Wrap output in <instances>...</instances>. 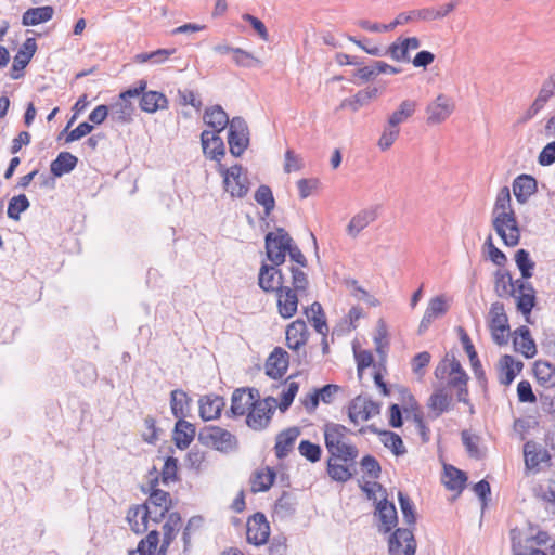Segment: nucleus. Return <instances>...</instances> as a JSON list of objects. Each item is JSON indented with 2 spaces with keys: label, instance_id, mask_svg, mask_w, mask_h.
I'll use <instances>...</instances> for the list:
<instances>
[{
  "label": "nucleus",
  "instance_id": "obj_34",
  "mask_svg": "<svg viewBox=\"0 0 555 555\" xmlns=\"http://www.w3.org/2000/svg\"><path fill=\"white\" fill-rule=\"evenodd\" d=\"M299 435L300 430L297 427H289L280 433L274 446L275 455L279 459L287 456Z\"/></svg>",
  "mask_w": 555,
  "mask_h": 555
},
{
  "label": "nucleus",
  "instance_id": "obj_37",
  "mask_svg": "<svg viewBox=\"0 0 555 555\" xmlns=\"http://www.w3.org/2000/svg\"><path fill=\"white\" fill-rule=\"evenodd\" d=\"M53 14L54 9L51 5L31 8L24 12L22 24L24 26H35L41 23H46L53 17Z\"/></svg>",
  "mask_w": 555,
  "mask_h": 555
},
{
  "label": "nucleus",
  "instance_id": "obj_26",
  "mask_svg": "<svg viewBox=\"0 0 555 555\" xmlns=\"http://www.w3.org/2000/svg\"><path fill=\"white\" fill-rule=\"evenodd\" d=\"M202 147L204 154L215 160H220L224 156L225 149L219 133L204 130L201 134Z\"/></svg>",
  "mask_w": 555,
  "mask_h": 555
},
{
  "label": "nucleus",
  "instance_id": "obj_16",
  "mask_svg": "<svg viewBox=\"0 0 555 555\" xmlns=\"http://www.w3.org/2000/svg\"><path fill=\"white\" fill-rule=\"evenodd\" d=\"M468 375L463 370L460 361L451 359V371L447 386L456 390V397L460 402L468 403V389H467Z\"/></svg>",
  "mask_w": 555,
  "mask_h": 555
},
{
  "label": "nucleus",
  "instance_id": "obj_41",
  "mask_svg": "<svg viewBox=\"0 0 555 555\" xmlns=\"http://www.w3.org/2000/svg\"><path fill=\"white\" fill-rule=\"evenodd\" d=\"M305 314L318 333L321 335L327 334L328 326L320 302L314 301L310 307L306 308Z\"/></svg>",
  "mask_w": 555,
  "mask_h": 555
},
{
  "label": "nucleus",
  "instance_id": "obj_55",
  "mask_svg": "<svg viewBox=\"0 0 555 555\" xmlns=\"http://www.w3.org/2000/svg\"><path fill=\"white\" fill-rule=\"evenodd\" d=\"M29 205V201L24 194L12 197L8 206V217L16 221L20 220V214L27 210Z\"/></svg>",
  "mask_w": 555,
  "mask_h": 555
},
{
  "label": "nucleus",
  "instance_id": "obj_39",
  "mask_svg": "<svg viewBox=\"0 0 555 555\" xmlns=\"http://www.w3.org/2000/svg\"><path fill=\"white\" fill-rule=\"evenodd\" d=\"M77 157L69 152H61L57 157L51 163L50 170L53 176L62 177L70 172L77 165Z\"/></svg>",
  "mask_w": 555,
  "mask_h": 555
},
{
  "label": "nucleus",
  "instance_id": "obj_64",
  "mask_svg": "<svg viewBox=\"0 0 555 555\" xmlns=\"http://www.w3.org/2000/svg\"><path fill=\"white\" fill-rule=\"evenodd\" d=\"M361 468L367 474L369 477L377 479L380 476L382 467L377 460L372 455H365L361 460Z\"/></svg>",
  "mask_w": 555,
  "mask_h": 555
},
{
  "label": "nucleus",
  "instance_id": "obj_19",
  "mask_svg": "<svg viewBox=\"0 0 555 555\" xmlns=\"http://www.w3.org/2000/svg\"><path fill=\"white\" fill-rule=\"evenodd\" d=\"M259 391L255 388H237L231 398V413L236 416L244 415L259 398Z\"/></svg>",
  "mask_w": 555,
  "mask_h": 555
},
{
  "label": "nucleus",
  "instance_id": "obj_23",
  "mask_svg": "<svg viewBox=\"0 0 555 555\" xmlns=\"http://www.w3.org/2000/svg\"><path fill=\"white\" fill-rule=\"evenodd\" d=\"M553 96H555V72L543 81L538 96L526 113V118L535 116Z\"/></svg>",
  "mask_w": 555,
  "mask_h": 555
},
{
  "label": "nucleus",
  "instance_id": "obj_30",
  "mask_svg": "<svg viewBox=\"0 0 555 555\" xmlns=\"http://www.w3.org/2000/svg\"><path fill=\"white\" fill-rule=\"evenodd\" d=\"M140 95V108L145 113L154 114L168 108V99L162 92L144 90Z\"/></svg>",
  "mask_w": 555,
  "mask_h": 555
},
{
  "label": "nucleus",
  "instance_id": "obj_58",
  "mask_svg": "<svg viewBox=\"0 0 555 555\" xmlns=\"http://www.w3.org/2000/svg\"><path fill=\"white\" fill-rule=\"evenodd\" d=\"M295 512V501L288 493H283L275 502L274 513L280 517H286Z\"/></svg>",
  "mask_w": 555,
  "mask_h": 555
},
{
  "label": "nucleus",
  "instance_id": "obj_31",
  "mask_svg": "<svg viewBox=\"0 0 555 555\" xmlns=\"http://www.w3.org/2000/svg\"><path fill=\"white\" fill-rule=\"evenodd\" d=\"M224 401L222 397L216 395H207L199 399V415L205 421L219 417Z\"/></svg>",
  "mask_w": 555,
  "mask_h": 555
},
{
  "label": "nucleus",
  "instance_id": "obj_20",
  "mask_svg": "<svg viewBox=\"0 0 555 555\" xmlns=\"http://www.w3.org/2000/svg\"><path fill=\"white\" fill-rule=\"evenodd\" d=\"M375 516L378 518V532L389 533L398 524V514L396 506L387 499L376 504Z\"/></svg>",
  "mask_w": 555,
  "mask_h": 555
},
{
  "label": "nucleus",
  "instance_id": "obj_25",
  "mask_svg": "<svg viewBox=\"0 0 555 555\" xmlns=\"http://www.w3.org/2000/svg\"><path fill=\"white\" fill-rule=\"evenodd\" d=\"M288 367V353L282 348H275L266 362V374L271 378H281Z\"/></svg>",
  "mask_w": 555,
  "mask_h": 555
},
{
  "label": "nucleus",
  "instance_id": "obj_54",
  "mask_svg": "<svg viewBox=\"0 0 555 555\" xmlns=\"http://www.w3.org/2000/svg\"><path fill=\"white\" fill-rule=\"evenodd\" d=\"M335 459L330 457L327 461V474L328 476L339 482H346L352 477V473L346 465L337 464L334 462Z\"/></svg>",
  "mask_w": 555,
  "mask_h": 555
},
{
  "label": "nucleus",
  "instance_id": "obj_29",
  "mask_svg": "<svg viewBox=\"0 0 555 555\" xmlns=\"http://www.w3.org/2000/svg\"><path fill=\"white\" fill-rule=\"evenodd\" d=\"M203 120L206 126L212 129L211 132L220 133L229 125L228 114L220 105H214L205 109Z\"/></svg>",
  "mask_w": 555,
  "mask_h": 555
},
{
  "label": "nucleus",
  "instance_id": "obj_35",
  "mask_svg": "<svg viewBox=\"0 0 555 555\" xmlns=\"http://www.w3.org/2000/svg\"><path fill=\"white\" fill-rule=\"evenodd\" d=\"M452 396L444 387L435 389L428 399V408L434 412L435 417L450 410Z\"/></svg>",
  "mask_w": 555,
  "mask_h": 555
},
{
  "label": "nucleus",
  "instance_id": "obj_11",
  "mask_svg": "<svg viewBox=\"0 0 555 555\" xmlns=\"http://www.w3.org/2000/svg\"><path fill=\"white\" fill-rule=\"evenodd\" d=\"M387 545L389 555H414L416 552V540L410 528H397L390 533Z\"/></svg>",
  "mask_w": 555,
  "mask_h": 555
},
{
  "label": "nucleus",
  "instance_id": "obj_46",
  "mask_svg": "<svg viewBox=\"0 0 555 555\" xmlns=\"http://www.w3.org/2000/svg\"><path fill=\"white\" fill-rule=\"evenodd\" d=\"M400 131V127H397L396 125L386 120L377 142L378 149L383 152L388 151L398 140Z\"/></svg>",
  "mask_w": 555,
  "mask_h": 555
},
{
  "label": "nucleus",
  "instance_id": "obj_43",
  "mask_svg": "<svg viewBox=\"0 0 555 555\" xmlns=\"http://www.w3.org/2000/svg\"><path fill=\"white\" fill-rule=\"evenodd\" d=\"M190 401V398L183 390H172L170 393V406L173 416L179 420L183 418L189 412Z\"/></svg>",
  "mask_w": 555,
  "mask_h": 555
},
{
  "label": "nucleus",
  "instance_id": "obj_45",
  "mask_svg": "<svg viewBox=\"0 0 555 555\" xmlns=\"http://www.w3.org/2000/svg\"><path fill=\"white\" fill-rule=\"evenodd\" d=\"M168 511H163L162 507L150 505V504H141L133 506V512L131 513L132 517H140L142 520H152L153 522H159Z\"/></svg>",
  "mask_w": 555,
  "mask_h": 555
},
{
  "label": "nucleus",
  "instance_id": "obj_40",
  "mask_svg": "<svg viewBox=\"0 0 555 555\" xmlns=\"http://www.w3.org/2000/svg\"><path fill=\"white\" fill-rule=\"evenodd\" d=\"M275 479V473L270 467L256 470L250 479L253 492H263L270 489Z\"/></svg>",
  "mask_w": 555,
  "mask_h": 555
},
{
  "label": "nucleus",
  "instance_id": "obj_10",
  "mask_svg": "<svg viewBox=\"0 0 555 555\" xmlns=\"http://www.w3.org/2000/svg\"><path fill=\"white\" fill-rule=\"evenodd\" d=\"M249 131L246 121L242 117H233L230 122L228 143L233 156H241L248 146Z\"/></svg>",
  "mask_w": 555,
  "mask_h": 555
},
{
  "label": "nucleus",
  "instance_id": "obj_7",
  "mask_svg": "<svg viewBox=\"0 0 555 555\" xmlns=\"http://www.w3.org/2000/svg\"><path fill=\"white\" fill-rule=\"evenodd\" d=\"M278 401L273 397H267L263 400L255 399V404L250 408L246 423L254 430L264 429L275 412Z\"/></svg>",
  "mask_w": 555,
  "mask_h": 555
},
{
  "label": "nucleus",
  "instance_id": "obj_53",
  "mask_svg": "<svg viewBox=\"0 0 555 555\" xmlns=\"http://www.w3.org/2000/svg\"><path fill=\"white\" fill-rule=\"evenodd\" d=\"M255 201L264 209V215L269 216L275 206L273 193L268 185H260L255 192Z\"/></svg>",
  "mask_w": 555,
  "mask_h": 555
},
{
  "label": "nucleus",
  "instance_id": "obj_38",
  "mask_svg": "<svg viewBox=\"0 0 555 555\" xmlns=\"http://www.w3.org/2000/svg\"><path fill=\"white\" fill-rule=\"evenodd\" d=\"M417 102L415 100L405 99L400 102L397 109H395L388 117L387 120L397 127L408 121L416 112Z\"/></svg>",
  "mask_w": 555,
  "mask_h": 555
},
{
  "label": "nucleus",
  "instance_id": "obj_57",
  "mask_svg": "<svg viewBox=\"0 0 555 555\" xmlns=\"http://www.w3.org/2000/svg\"><path fill=\"white\" fill-rule=\"evenodd\" d=\"M298 451L301 456L307 459L308 461L315 463L320 461L322 449L319 444L313 443L309 440H302L300 441L298 446Z\"/></svg>",
  "mask_w": 555,
  "mask_h": 555
},
{
  "label": "nucleus",
  "instance_id": "obj_6",
  "mask_svg": "<svg viewBox=\"0 0 555 555\" xmlns=\"http://www.w3.org/2000/svg\"><path fill=\"white\" fill-rule=\"evenodd\" d=\"M264 241L268 259L275 266H283L291 247V235L283 228H278L274 232H269Z\"/></svg>",
  "mask_w": 555,
  "mask_h": 555
},
{
  "label": "nucleus",
  "instance_id": "obj_9",
  "mask_svg": "<svg viewBox=\"0 0 555 555\" xmlns=\"http://www.w3.org/2000/svg\"><path fill=\"white\" fill-rule=\"evenodd\" d=\"M454 111V100L447 94L440 93L426 105V122L429 126L440 125L449 119Z\"/></svg>",
  "mask_w": 555,
  "mask_h": 555
},
{
  "label": "nucleus",
  "instance_id": "obj_63",
  "mask_svg": "<svg viewBox=\"0 0 555 555\" xmlns=\"http://www.w3.org/2000/svg\"><path fill=\"white\" fill-rule=\"evenodd\" d=\"M537 378L543 383H555V367L547 362H538L534 369Z\"/></svg>",
  "mask_w": 555,
  "mask_h": 555
},
{
  "label": "nucleus",
  "instance_id": "obj_8",
  "mask_svg": "<svg viewBox=\"0 0 555 555\" xmlns=\"http://www.w3.org/2000/svg\"><path fill=\"white\" fill-rule=\"evenodd\" d=\"M220 173L223 177L224 190L231 197L243 198L247 195L249 191V180L241 165H234L230 168H223L221 166Z\"/></svg>",
  "mask_w": 555,
  "mask_h": 555
},
{
  "label": "nucleus",
  "instance_id": "obj_22",
  "mask_svg": "<svg viewBox=\"0 0 555 555\" xmlns=\"http://www.w3.org/2000/svg\"><path fill=\"white\" fill-rule=\"evenodd\" d=\"M526 467L530 470H540L543 464L550 461V454L542 446L533 441H527L524 446Z\"/></svg>",
  "mask_w": 555,
  "mask_h": 555
},
{
  "label": "nucleus",
  "instance_id": "obj_61",
  "mask_svg": "<svg viewBox=\"0 0 555 555\" xmlns=\"http://www.w3.org/2000/svg\"><path fill=\"white\" fill-rule=\"evenodd\" d=\"M298 389V383L287 380L286 389L283 390L281 401L279 403V408L282 412H285L292 405Z\"/></svg>",
  "mask_w": 555,
  "mask_h": 555
},
{
  "label": "nucleus",
  "instance_id": "obj_21",
  "mask_svg": "<svg viewBox=\"0 0 555 555\" xmlns=\"http://www.w3.org/2000/svg\"><path fill=\"white\" fill-rule=\"evenodd\" d=\"M517 289L515 293L518 311L528 317L535 306V291L531 283L524 280H516Z\"/></svg>",
  "mask_w": 555,
  "mask_h": 555
},
{
  "label": "nucleus",
  "instance_id": "obj_51",
  "mask_svg": "<svg viewBox=\"0 0 555 555\" xmlns=\"http://www.w3.org/2000/svg\"><path fill=\"white\" fill-rule=\"evenodd\" d=\"M545 519L555 524V478L551 480L547 491L541 498Z\"/></svg>",
  "mask_w": 555,
  "mask_h": 555
},
{
  "label": "nucleus",
  "instance_id": "obj_15",
  "mask_svg": "<svg viewBox=\"0 0 555 555\" xmlns=\"http://www.w3.org/2000/svg\"><path fill=\"white\" fill-rule=\"evenodd\" d=\"M247 541L254 545L267 543L270 535V526L262 513H256L247 520Z\"/></svg>",
  "mask_w": 555,
  "mask_h": 555
},
{
  "label": "nucleus",
  "instance_id": "obj_27",
  "mask_svg": "<svg viewBox=\"0 0 555 555\" xmlns=\"http://www.w3.org/2000/svg\"><path fill=\"white\" fill-rule=\"evenodd\" d=\"M538 191V182L530 175H520L513 182V192L518 203L525 204Z\"/></svg>",
  "mask_w": 555,
  "mask_h": 555
},
{
  "label": "nucleus",
  "instance_id": "obj_5",
  "mask_svg": "<svg viewBox=\"0 0 555 555\" xmlns=\"http://www.w3.org/2000/svg\"><path fill=\"white\" fill-rule=\"evenodd\" d=\"M199 440L222 453H231L238 448L235 435L219 426H206L199 433Z\"/></svg>",
  "mask_w": 555,
  "mask_h": 555
},
{
  "label": "nucleus",
  "instance_id": "obj_1",
  "mask_svg": "<svg viewBox=\"0 0 555 555\" xmlns=\"http://www.w3.org/2000/svg\"><path fill=\"white\" fill-rule=\"evenodd\" d=\"M258 284L266 293H278L288 284L297 289H308L309 280L307 273L294 264L282 267L263 263L259 270Z\"/></svg>",
  "mask_w": 555,
  "mask_h": 555
},
{
  "label": "nucleus",
  "instance_id": "obj_32",
  "mask_svg": "<svg viewBox=\"0 0 555 555\" xmlns=\"http://www.w3.org/2000/svg\"><path fill=\"white\" fill-rule=\"evenodd\" d=\"M181 528V516L179 513H170L166 522L163 526V543L157 555H166L167 548L170 543L175 540L178 531Z\"/></svg>",
  "mask_w": 555,
  "mask_h": 555
},
{
  "label": "nucleus",
  "instance_id": "obj_44",
  "mask_svg": "<svg viewBox=\"0 0 555 555\" xmlns=\"http://www.w3.org/2000/svg\"><path fill=\"white\" fill-rule=\"evenodd\" d=\"M466 475L452 465L444 466L443 483L449 490L461 492L466 482Z\"/></svg>",
  "mask_w": 555,
  "mask_h": 555
},
{
  "label": "nucleus",
  "instance_id": "obj_36",
  "mask_svg": "<svg viewBox=\"0 0 555 555\" xmlns=\"http://www.w3.org/2000/svg\"><path fill=\"white\" fill-rule=\"evenodd\" d=\"M522 363L516 362L512 356H503L500 360L499 380L503 385H509L521 371Z\"/></svg>",
  "mask_w": 555,
  "mask_h": 555
},
{
  "label": "nucleus",
  "instance_id": "obj_12",
  "mask_svg": "<svg viewBox=\"0 0 555 555\" xmlns=\"http://www.w3.org/2000/svg\"><path fill=\"white\" fill-rule=\"evenodd\" d=\"M380 413V404L364 396L356 397L348 406V416L353 424L366 422Z\"/></svg>",
  "mask_w": 555,
  "mask_h": 555
},
{
  "label": "nucleus",
  "instance_id": "obj_60",
  "mask_svg": "<svg viewBox=\"0 0 555 555\" xmlns=\"http://www.w3.org/2000/svg\"><path fill=\"white\" fill-rule=\"evenodd\" d=\"M233 61L237 66L241 67H254L260 66L261 64L259 59L255 57L251 53L241 48L233 50Z\"/></svg>",
  "mask_w": 555,
  "mask_h": 555
},
{
  "label": "nucleus",
  "instance_id": "obj_13",
  "mask_svg": "<svg viewBox=\"0 0 555 555\" xmlns=\"http://www.w3.org/2000/svg\"><path fill=\"white\" fill-rule=\"evenodd\" d=\"M307 289H297L291 284L284 285L276 294L278 312L283 319H291L298 309L299 296L305 294Z\"/></svg>",
  "mask_w": 555,
  "mask_h": 555
},
{
  "label": "nucleus",
  "instance_id": "obj_2",
  "mask_svg": "<svg viewBox=\"0 0 555 555\" xmlns=\"http://www.w3.org/2000/svg\"><path fill=\"white\" fill-rule=\"evenodd\" d=\"M511 202L509 189L503 186L495 198L492 225L504 244L513 247L519 243L520 231Z\"/></svg>",
  "mask_w": 555,
  "mask_h": 555
},
{
  "label": "nucleus",
  "instance_id": "obj_24",
  "mask_svg": "<svg viewBox=\"0 0 555 555\" xmlns=\"http://www.w3.org/2000/svg\"><path fill=\"white\" fill-rule=\"evenodd\" d=\"M308 328L304 320L297 319L286 327V343L292 350H299L308 340Z\"/></svg>",
  "mask_w": 555,
  "mask_h": 555
},
{
  "label": "nucleus",
  "instance_id": "obj_48",
  "mask_svg": "<svg viewBox=\"0 0 555 555\" xmlns=\"http://www.w3.org/2000/svg\"><path fill=\"white\" fill-rule=\"evenodd\" d=\"M176 52L175 49H158L153 52H144L139 53L134 56V62L137 63H146L150 62L151 64H163L166 62L171 54Z\"/></svg>",
  "mask_w": 555,
  "mask_h": 555
},
{
  "label": "nucleus",
  "instance_id": "obj_62",
  "mask_svg": "<svg viewBox=\"0 0 555 555\" xmlns=\"http://www.w3.org/2000/svg\"><path fill=\"white\" fill-rule=\"evenodd\" d=\"M159 542V534L156 530H152L149 532L145 539H142L138 547L134 551H139V553H142V555L152 554Z\"/></svg>",
  "mask_w": 555,
  "mask_h": 555
},
{
  "label": "nucleus",
  "instance_id": "obj_18",
  "mask_svg": "<svg viewBox=\"0 0 555 555\" xmlns=\"http://www.w3.org/2000/svg\"><path fill=\"white\" fill-rule=\"evenodd\" d=\"M379 206L374 205L361 209L358 211L349 221L346 232L347 234L356 238L366 227L374 222L378 218Z\"/></svg>",
  "mask_w": 555,
  "mask_h": 555
},
{
  "label": "nucleus",
  "instance_id": "obj_28",
  "mask_svg": "<svg viewBox=\"0 0 555 555\" xmlns=\"http://www.w3.org/2000/svg\"><path fill=\"white\" fill-rule=\"evenodd\" d=\"M514 348L526 358H533L537 353L534 340L531 338L530 330L522 325L514 332Z\"/></svg>",
  "mask_w": 555,
  "mask_h": 555
},
{
  "label": "nucleus",
  "instance_id": "obj_4",
  "mask_svg": "<svg viewBox=\"0 0 555 555\" xmlns=\"http://www.w3.org/2000/svg\"><path fill=\"white\" fill-rule=\"evenodd\" d=\"M146 81H138L135 87L121 92L118 101L109 106V116L113 121L126 124L131 121L134 113V106L129 101L131 98L139 96L146 89Z\"/></svg>",
  "mask_w": 555,
  "mask_h": 555
},
{
  "label": "nucleus",
  "instance_id": "obj_47",
  "mask_svg": "<svg viewBox=\"0 0 555 555\" xmlns=\"http://www.w3.org/2000/svg\"><path fill=\"white\" fill-rule=\"evenodd\" d=\"M380 441L384 447L391 450L396 456H400L406 453V449L401 437L393 431L387 430L380 433Z\"/></svg>",
  "mask_w": 555,
  "mask_h": 555
},
{
  "label": "nucleus",
  "instance_id": "obj_59",
  "mask_svg": "<svg viewBox=\"0 0 555 555\" xmlns=\"http://www.w3.org/2000/svg\"><path fill=\"white\" fill-rule=\"evenodd\" d=\"M145 504L154 505L162 507L163 511H169L171 506V496L169 492L160 490V489H154Z\"/></svg>",
  "mask_w": 555,
  "mask_h": 555
},
{
  "label": "nucleus",
  "instance_id": "obj_3",
  "mask_svg": "<svg viewBox=\"0 0 555 555\" xmlns=\"http://www.w3.org/2000/svg\"><path fill=\"white\" fill-rule=\"evenodd\" d=\"M325 448L335 461L353 463L359 455L358 448L350 440V430L337 423L328 422L323 426Z\"/></svg>",
  "mask_w": 555,
  "mask_h": 555
},
{
  "label": "nucleus",
  "instance_id": "obj_50",
  "mask_svg": "<svg viewBox=\"0 0 555 555\" xmlns=\"http://www.w3.org/2000/svg\"><path fill=\"white\" fill-rule=\"evenodd\" d=\"M515 262L522 279H530L533 275L535 263L531 260L526 249H518L515 254Z\"/></svg>",
  "mask_w": 555,
  "mask_h": 555
},
{
  "label": "nucleus",
  "instance_id": "obj_42",
  "mask_svg": "<svg viewBox=\"0 0 555 555\" xmlns=\"http://www.w3.org/2000/svg\"><path fill=\"white\" fill-rule=\"evenodd\" d=\"M494 289L498 296H515L517 285L507 271L498 270L495 272Z\"/></svg>",
  "mask_w": 555,
  "mask_h": 555
},
{
  "label": "nucleus",
  "instance_id": "obj_14",
  "mask_svg": "<svg viewBox=\"0 0 555 555\" xmlns=\"http://www.w3.org/2000/svg\"><path fill=\"white\" fill-rule=\"evenodd\" d=\"M421 40L413 37H399L384 51V56H389L396 62H410V51L421 47Z\"/></svg>",
  "mask_w": 555,
  "mask_h": 555
},
{
  "label": "nucleus",
  "instance_id": "obj_33",
  "mask_svg": "<svg viewBox=\"0 0 555 555\" xmlns=\"http://www.w3.org/2000/svg\"><path fill=\"white\" fill-rule=\"evenodd\" d=\"M194 437L195 426L183 418H178L173 430V440L177 448L180 450L186 449L193 441Z\"/></svg>",
  "mask_w": 555,
  "mask_h": 555
},
{
  "label": "nucleus",
  "instance_id": "obj_52",
  "mask_svg": "<svg viewBox=\"0 0 555 555\" xmlns=\"http://www.w3.org/2000/svg\"><path fill=\"white\" fill-rule=\"evenodd\" d=\"M513 555H547V553L534 546L533 540H516L513 538Z\"/></svg>",
  "mask_w": 555,
  "mask_h": 555
},
{
  "label": "nucleus",
  "instance_id": "obj_17",
  "mask_svg": "<svg viewBox=\"0 0 555 555\" xmlns=\"http://www.w3.org/2000/svg\"><path fill=\"white\" fill-rule=\"evenodd\" d=\"M449 302L444 295L433 297L427 305L424 315L418 325V333H425L429 325L438 318L444 315L449 310Z\"/></svg>",
  "mask_w": 555,
  "mask_h": 555
},
{
  "label": "nucleus",
  "instance_id": "obj_49",
  "mask_svg": "<svg viewBox=\"0 0 555 555\" xmlns=\"http://www.w3.org/2000/svg\"><path fill=\"white\" fill-rule=\"evenodd\" d=\"M508 318L502 302H493L489 311V327L508 326Z\"/></svg>",
  "mask_w": 555,
  "mask_h": 555
},
{
  "label": "nucleus",
  "instance_id": "obj_56",
  "mask_svg": "<svg viewBox=\"0 0 555 555\" xmlns=\"http://www.w3.org/2000/svg\"><path fill=\"white\" fill-rule=\"evenodd\" d=\"M398 500L404 522L410 527L414 526L416 522V516L413 502L402 492L398 493Z\"/></svg>",
  "mask_w": 555,
  "mask_h": 555
}]
</instances>
